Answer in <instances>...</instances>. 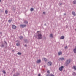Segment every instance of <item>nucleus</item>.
Instances as JSON below:
<instances>
[{
	"mask_svg": "<svg viewBox=\"0 0 76 76\" xmlns=\"http://www.w3.org/2000/svg\"><path fill=\"white\" fill-rule=\"evenodd\" d=\"M69 63H70V59L66 60L65 64V66L67 67L69 66Z\"/></svg>",
	"mask_w": 76,
	"mask_h": 76,
	"instance_id": "1",
	"label": "nucleus"
},
{
	"mask_svg": "<svg viewBox=\"0 0 76 76\" xmlns=\"http://www.w3.org/2000/svg\"><path fill=\"white\" fill-rule=\"evenodd\" d=\"M37 39H42V35H41V34L38 33H37Z\"/></svg>",
	"mask_w": 76,
	"mask_h": 76,
	"instance_id": "2",
	"label": "nucleus"
},
{
	"mask_svg": "<svg viewBox=\"0 0 76 76\" xmlns=\"http://www.w3.org/2000/svg\"><path fill=\"white\" fill-rule=\"evenodd\" d=\"M47 65L48 66H50L52 65V62L51 61H49Z\"/></svg>",
	"mask_w": 76,
	"mask_h": 76,
	"instance_id": "3",
	"label": "nucleus"
},
{
	"mask_svg": "<svg viewBox=\"0 0 76 76\" xmlns=\"http://www.w3.org/2000/svg\"><path fill=\"white\" fill-rule=\"evenodd\" d=\"M64 60V58L63 57H61L58 59L59 61H63Z\"/></svg>",
	"mask_w": 76,
	"mask_h": 76,
	"instance_id": "4",
	"label": "nucleus"
},
{
	"mask_svg": "<svg viewBox=\"0 0 76 76\" xmlns=\"http://www.w3.org/2000/svg\"><path fill=\"white\" fill-rule=\"evenodd\" d=\"M20 27H21V28H23L25 27H26V25H22L21 24L20 25Z\"/></svg>",
	"mask_w": 76,
	"mask_h": 76,
	"instance_id": "5",
	"label": "nucleus"
},
{
	"mask_svg": "<svg viewBox=\"0 0 76 76\" xmlns=\"http://www.w3.org/2000/svg\"><path fill=\"white\" fill-rule=\"evenodd\" d=\"M63 68H64V66H62L61 67H60L59 68L60 71H62Z\"/></svg>",
	"mask_w": 76,
	"mask_h": 76,
	"instance_id": "6",
	"label": "nucleus"
},
{
	"mask_svg": "<svg viewBox=\"0 0 76 76\" xmlns=\"http://www.w3.org/2000/svg\"><path fill=\"white\" fill-rule=\"evenodd\" d=\"M5 43H2V44L0 45V46L1 48H3L4 47V44Z\"/></svg>",
	"mask_w": 76,
	"mask_h": 76,
	"instance_id": "7",
	"label": "nucleus"
},
{
	"mask_svg": "<svg viewBox=\"0 0 76 76\" xmlns=\"http://www.w3.org/2000/svg\"><path fill=\"white\" fill-rule=\"evenodd\" d=\"M12 27L13 29H15L16 28V27L15 25H12Z\"/></svg>",
	"mask_w": 76,
	"mask_h": 76,
	"instance_id": "8",
	"label": "nucleus"
},
{
	"mask_svg": "<svg viewBox=\"0 0 76 76\" xmlns=\"http://www.w3.org/2000/svg\"><path fill=\"white\" fill-rule=\"evenodd\" d=\"M41 61L40 59L36 61L37 63H41Z\"/></svg>",
	"mask_w": 76,
	"mask_h": 76,
	"instance_id": "9",
	"label": "nucleus"
},
{
	"mask_svg": "<svg viewBox=\"0 0 76 76\" xmlns=\"http://www.w3.org/2000/svg\"><path fill=\"white\" fill-rule=\"evenodd\" d=\"M16 42L17 43L16 44V45H17V46H18L19 45V41L17 40L16 41Z\"/></svg>",
	"mask_w": 76,
	"mask_h": 76,
	"instance_id": "10",
	"label": "nucleus"
},
{
	"mask_svg": "<svg viewBox=\"0 0 76 76\" xmlns=\"http://www.w3.org/2000/svg\"><path fill=\"white\" fill-rule=\"evenodd\" d=\"M12 10H16V6H14L13 8H12Z\"/></svg>",
	"mask_w": 76,
	"mask_h": 76,
	"instance_id": "11",
	"label": "nucleus"
},
{
	"mask_svg": "<svg viewBox=\"0 0 76 76\" xmlns=\"http://www.w3.org/2000/svg\"><path fill=\"white\" fill-rule=\"evenodd\" d=\"M60 39H64V36H62L60 37Z\"/></svg>",
	"mask_w": 76,
	"mask_h": 76,
	"instance_id": "12",
	"label": "nucleus"
},
{
	"mask_svg": "<svg viewBox=\"0 0 76 76\" xmlns=\"http://www.w3.org/2000/svg\"><path fill=\"white\" fill-rule=\"evenodd\" d=\"M72 14L74 16H76V13L74 11H72Z\"/></svg>",
	"mask_w": 76,
	"mask_h": 76,
	"instance_id": "13",
	"label": "nucleus"
},
{
	"mask_svg": "<svg viewBox=\"0 0 76 76\" xmlns=\"http://www.w3.org/2000/svg\"><path fill=\"white\" fill-rule=\"evenodd\" d=\"M24 41L25 43H28V42H29V41L28 40L26 39H25L24 40Z\"/></svg>",
	"mask_w": 76,
	"mask_h": 76,
	"instance_id": "14",
	"label": "nucleus"
},
{
	"mask_svg": "<svg viewBox=\"0 0 76 76\" xmlns=\"http://www.w3.org/2000/svg\"><path fill=\"white\" fill-rule=\"evenodd\" d=\"M74 53H75V54L76 53V46H75V48L73 50Z\"/></svg>",
	"mask_w": 76,
	"mask_h": 76,
	"instance_id": "15",
	"label": "nucleus"
},
{
	"mask_svg": "<svg viewBox=\"0 0 76 76\" xmlns=\"http://www.w3.org/2000/svg\"><path fill=\"white\" fill-rule=\"evenodd\" d=\"M61 54H62V52H59L58 53V56H60V55H61Z\"/></svg>",
	"mask_w": 76,
	"mask_h": 76,
	"instance_id": "16",
	"label": "nucleus"
},
{
	"mask_svg": "<svg viewBox=\"0 0 76 76\" xmlns=\"http://www.w3.org/2000/svg\"><path fill=\"white\" fill-rule=\"evenodd\" d=\"M19 38L20 40H22L23 39V36H20L19 37Z\"/></svg>",
	"mask_w": 76,
	"mask_h": 76,
	"instance_id": "17",
	"label": "nucleus"
},
{
	"mask_svg": "<svg viewBox=\"0 0 76 76\" xmlns=\"http://www.w3.org/2000/svg\"><path fill=\"white\" fill-rule=\"evenodd\" d=\"M72 69L75 70H76V66H74L72 67Z\"/></svg>",
	"mask_w": 76,
	"mask_h": 76,
	"instance_id": "18",
	"label": "nucleus"
},
{
	"mask_svg": "<svg viewBox=\"0 0 76 76\" xmlns=\"http://www.w3.org/2000/svg\"><path fill=\"white\" fill-rule=\"evenodd\" d=\"M24 23L25 24H28V22L26 20L24 22Z\"/></svg>",
	"mask_w": 76,
	"mask_h": 76,
	"instance_id": "19",
	"label": "nucleus"
},
{
	"mask_svg": "<svg viewBox=\"0 0 76 76\" xmlns=\"http://www.w3.org/2000/svg\"><path fill=\"white\" fill-rule=\"evenodd\" d=\"M73 76H76V73L74 72L72 74Z\"/></svg>",
	"mask_w": 76,
	"mask_h": 76,
	"instance_id": "20",
	"label": "nucleus"
},
{
	"mask_svg": "<svg viewBox=\"0 0 76 76\" xmlns=\"http://www.w3.org/2000/svg\"><path fill=\"white\" fill-rule=\"evenodd\" d=\"M12 21V19H10L8 20V22H9V23H10Z\"/></svg>",
	"mask_w": 76,
	"mask_h": 76,
	"instance_id": "21",
	"label": "nucleus"
},
{
	"mask_svg": "<svg viewBox=\"0 0 76 76\" xmlns=\"http://www.w3.org/2000/svg\"><path fill=\"white\" fill-rule=\"evenodd\" d=\"M50 37H51V38H53V34H50Z\"/></svg>",
	"mask_w": 76,
	"mask_h": 76,
	"instance_id": "22",
	"label": "nucleus"
},
{
	"mask_svg": "<svg viewBox=\"0 0 76 76\" xmlns=\"http://www.w3.org/2000/svg\"><path fill=\"white\" fill-rule=\"evenodd\" d=\"M73 3L74 4H76V1H73Z\"/></svg>",
	"mask_w": 76,
	"mask_h": 76,
	"instance_id": "23",
	"label": "nucleus"
},
{
	"mask_svg": "<svg viewBox=\"0 0 76 76\" xmlns=\"http://www.w3.org/2000/svg\"><path fill=\"white\" fill-rule=\"evenodd\" d=\"M5 14H7V13H8V11H7V10H5Z\"/></svg>",
	"mask_w": 76,
	"mask_h": 76,
	"instance_id": "24",
	"label": "nucleus"
},
{
	"mask_svg": "<svg viewBox=\"0 0 76 76\" xmlns=\"http://www.w3.org/2000/svg\"><path fill=\"white\" fill-rule=\"evenodd\" d=\"M3 73H4V74H6V71H5L3 70L2 71Z\"/></svg>",
	"mask_w": 76,
	"mask_h": 76,
	"instance_id": "25",
	"label": "nucleus"
},
{
	"mask_svg": "<svg viewBox=\"0 0 76 76\" xmlns=\"http://www.w3.org/2000/svg\"><path fill=\"white\" fill-rule=\"evenodd\" d=\"M44 60L45 61H47V58H44Z\"/></svg>",
	"mask_w": 76,
	"mask_h": 76,
	"instance_id": "26",
	"label": "nucleus"
},
{
	"mask_svg": "<svg viewBox=\"0 0 76 76\" xmlns=\"http://www.w3.org/2000/svg\"><path fill=\"white\" fill-rule=\"evenodd\" d=\"M50 73V71L49 70H48L47 71V73Z\"/></svg>",
	"mask_w": 76,
	"mask_h": 76,
	"instance_id": "27",
	"label": "nucleus"
},
{
	"mask_svg": "<svg viewBox=\"0 0 76 76\" xmlns=\"http://www.w3.org/2000/svg\"><path fill=\"white\" fill-rule=\"evenodd\" d=\"M64 48L65 49H67V48H68L67 47V46H66L64 47Z\"/></svg>",
	"mask_w": 76,
	"mask_h": 76,
	"instance_id": "28",
	"label": "nucleus"
},
{
	"mask_svg": "<svg viewBox=\"0 0 76 76\" xmlns=\"http://www.w3.org/2000/svg\"><path fill=\"white\" fill-rule=\"evenodd\" d=\"M4 42L6 46H7V42H6L5 41H4Z\"/></svg>",
	"mask_w": 76,
	"mask_h": 76,
	"instance_id": "29",
	"label": "nucleus"
},
{
	"mask_svg": "<svg viewBox=\"0 0 76 76\" xmlns=\"http://www.w3.org/2000/svg\"><path fill=\"white\" fill-rule=\"evenodd\" d=\"M19 75V73H18V72H17L16 75V76H18Z\"/></svg>",
	"mask_w": 76,
	"mask_h": 76,
	"instance_id": "30",
	"label": "nucleus"
},
{
	"mask_svg": "<svg viewBox=\"0 0 76 76\" xmlns=\"http://www.w3.org/2000/svg\"><path fill=\"white\" fill-rule=\"evenodd\" d=\"M46 76H50V74H48Z\"/></svg>",
	"mask_w": 76,
	"mask_h": 76,
	"instance_id": "31",
	"label": "nucleus"
},
{
	"mask_svg": "<svg viewBox=\"0 0 76 76\" xmlns=\"http://www.w3.org/2000/svg\"><path fill=\"white\" fill-rule=\"evenodd\" d=\"M34 10V8H31V11H33Z\"/></svg>",
	"mask_w": 76,
	"mask_h": 76,
	"instance_id": "32",
	"label": "nucleus"
},
{
	"mask_svg": "<svg viewBox=\"0 0 76 76\" xmlns=\"http://www.w3.org/2000/svg\"><path fill=\"white\" fill-rule=\"evenodd\" d=\"M62 3H61L60 4V6H61V5H62Z\"/></svg>",
	"mask_w": 76,
	"mask_h": 76,
	"instance_id": "33",
	"label": "nucleus"
},
{
	"mask_svg": "<svg viewBox=\"0 0 76 76\" xmlns=\"http://www.w3.org/2000/svg\"><path fill=\"white\" fill-rule=\"evenodd\" d=\"M24 46L25 47H27V45H25Z\"/></svg>",
	"mask_w": 76,
	"mask_h": 76,
	"instance_id": "34",
	"label": "nucleus"
},
{
	"mask_svg": "<svg viewBox=\"0 0 76 76\" xmlns=\"http://www.w3.org/2000/svg\"><path fill=\"white\" fill-rule=\"evenodd\" d=\"M13 76H18L16 75H15V74H14L13 75Z\"/></svg>",
	"mask_w": 76,
	"mask_h": 76,
	"instance_id": "35",
	"label": "nucleus"
},
{
	"mask_svg": "<svg viewBox=\"0 0 76 76\" xmlns=\"http://www.w3.org/2000/svg\"><path fill=\"white\" fill-rule=\"evenodd\" d=\"M22 54V53L20 52H19V55H21Z\"/></svg>",
	"mask_w": 76,
	"mask_h": 76,
	"instance_id": "36",
	"label": "nucleus"
},
{
	"mask_svg": "<svg viewBox=\"0 0 76 76\" xmlns=\"http://www.w3.org/2000/svg\"><path fill=\"white\" fill-rule=\"evenodd\" d=\"M41 76V74H38V76Z\"/></svg>",
	"mask_w": 76,
	"mask_h": 76,
	"instance_id": "37",
	"label": "nucleus"
},
{
	"mask_svg": "<svg viewBox=\"0 0 76 76\" xmlns=\"http://www.w3.org/2000/svg\"><path fill=\"white\" fill-rule=\"evenodd\" d=\"M17 54H18V55H19V52H18L17 53Z\"/></svg>",
	"mask_w": 76,
	"mask_h": 76,
	"instance_id": "38",
	"label": "nucleus"
},
{
	"mask_svg": "<svg viewBox=\"0 0 76 76\" xmlns=\"http://www.w3.org/2000/svg\"><path fill=\"white\" fill-rule=\"evenodd\" d=\"M43 14H45V12H43Z\"/></svg>",
	"mask_w": 76,
	"mask_h": 76,
	"instance_id": "39",
	"label": "nucleus"
},
{
	"mask_svg": "<svg viewBox=\"0 0 76 76\" xmlns=\"http://www.w3.org/2000/svg\"><path fill=\"white\" fill-rule=\"evenodd\" d=\"M44 25L45 26H46V25H47V24H46V23H45L44 24Z\"/></svg>",
	"mask_w": 76,
	"mask_h": 76,
	"instance_id": "40",
	"label": "nucleus"
},
{
	"mask_svg": "<svg viewBox=\"0 0 76 76\" xmlns=\"http://www.w3.org/2000/svg\"><path fill=\"white\" fill-rule=\"evenodd\" d=\"M64 15H66V13H64Z\"/></svg>",
	"mask_w": 76,
	"mask_h": 76,
	"instance_id": "41",
	"label": "nucleus"
},
{
	"mask_svg": "<svg viewBox=\"0 0 76 76\" xmlns=\"http://www.w3.org/2000/svg\"><path fill=\"white\" fill-rule=\"evenodd\" d=\"M2 34V33L1 32H0V34Z\"/></svg>",
	"mask_w": 76,
	"mask_h": 76,
	"instance_id": "42",
	"label": "nucleus"
},
{
	"mask_svg": "<svg viewBox=\"0 0 76 76\" xmlns=\"http://www.w3.org/2000/svg\"><path fill=\"white\" fill-rule=\"evenodd\" d=\"M44 67H46L45 65H44Z\"/></svg>",
	"mask_w": 76,
	"mask_h": 76,
	"instance_id": "43",
	"label": "nucleus"
},
{
	"mask_svg": "<svg viewBox=\"0 0 76 76\" xmlns=\"http://www.w3.org/2000/svg\"><path fill=\"white\" fill-rule=\"evenodd\" d=\"M1 2V0H0V3Z\"/></svg>",
	"mask_w": 76,
	"mask_h": 76,
	"instance_id": "44",
	"label": "nucleus"
},
{
	"mask_svg": "<svg viewBox=\"0 0 76 76\" xmlns=\"http://www.w3.org/2000/svg\"><path fill=\"white\" fill-rule=\"evenodd\" d=\"M37 32H38V31H37Z\"/></svg>",
	"mask_w": 76,
	"mask_h": 76,
	"instance_id": "45",
	"label": "nucleus"
}]
</instances>
